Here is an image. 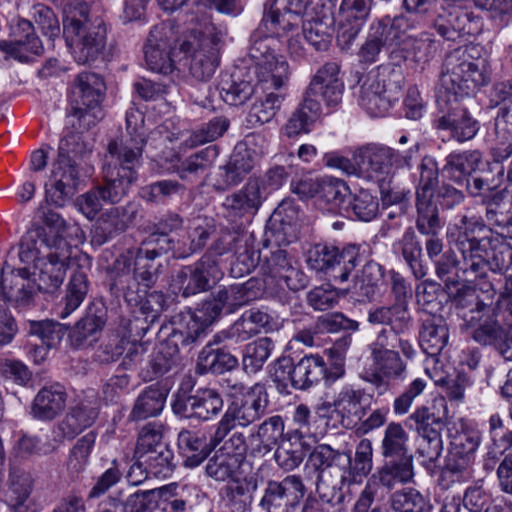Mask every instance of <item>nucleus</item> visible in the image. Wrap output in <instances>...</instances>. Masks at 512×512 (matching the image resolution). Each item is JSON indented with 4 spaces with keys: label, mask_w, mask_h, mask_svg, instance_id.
I'll list each match as a JSON object with an SVG mask.
<instances>
[{
    "label": "nucleus",
    "mask_w": 512,
    "mask_h": 512,
    "mask_svg": "<svg viewBox=\"0 0 512 512\" xmlns=\"http://www.w3.org/2000/svg\"><path fill=\"white\" fill-rule=\"evenodd\" d=\"M141 464L145 465V470L148 473L158 478H168L176 467L173 451L167 444H160L158 450L150 452L145 458L130 467L127 476L133 484L141 483V479H133V474L137 470L141 471Z\"/></svg>",
    "instance_id": "nucleus-41"
},
{
    "label": "nucleus",
    "mask_w": 512,
    "mask_h": 512,
    "mask_svg": "<svg viewBox=\"0 0 512 512\" xmlns=\"http://www.w3.org/2000/svg\"><path fill=\"white\" fill-rule=\"evenodd\" d=\"M309 460L321 475L325 470L334 467H337L339 472H343L344 466L350 463V451L344 452L336 450L328 444H319L314 447Z\"/></svg>",
    "instance_id": "nucleus-57"
},
{
    "label": "nucleus",
    "mask_w": 512,
    "mask_h": 512,
    "mask_svg": "<svg viewBox=\"0 0 512 512\" xmlns=\"http://www.w3.org/2000/svg\"><path fill=\"white\" fill-rule=\"evenodd\" d=\"M483 163L479 150L454 151L445 158L442 172L456 184H463Z\"/></svg>",
    "instance_id": "nucleus-36"
},
{
    "label": "nucleus",
    "mask_w": 512,
    "mask_h": 512,
    "mask_svg": "<svg viewBox=\"0 0 512 512\" xmlns=\"http://www.w3.org/2000/svg\"><path fill=\"white\" fill-rule=\"evenodd\" d=\"M174 40L172 28L166 24L151 29L143 47L146 65L151 71L166 75L174 70L171 58Z\"/></svg>",
    "instance_id": "nucleus-22"
},
{
    "label": "nucleus",
    "mask_w": 512,
    "mask_h": 512,
    "mask_svg": "<svg viewBox=\"0 0 512 512\" xmlns=\"http://www.w3.org/2000/svg\"><path fill=\"white\" fill-rule=\"evenodd\" d=\"M132 264L135 265V251L128 249L120 254L113 262L108 271L109 290L111 294H119L127 287V282H131Z\"/></svg>",
    "instance_id": "nucleus-62"
},
{
    "label": "nucleus",
    "mask_w": 512,
    "mask_h": 512,
    "mask_svg": "<svg viewBox=\"0 0 512 512\" xmlns=\"http://www.w3.org/2000/svg\"><path fill=\"white\" fill-rule=\"evenodd\" d=\"M52 187H46V194L56 206H63L71 199L80 183L77 162L74 159L57 158L51 171Z\"/></svg>",
    "instance_id": "nucleus-27"
},
{
    "label": "nucleus",
    "mask_w": 512,
    "mask_h": 512,
    "mask_svg": "<svg viewBox=\"0 0 512 512\" xmlns=\"http://www.w3.org/2000/svg\"><path fill=\"white\" fill-rule=\"evenodd\" d=\"M449 332L446 321L438 315H427L422 320L419 332V344L429 356H437L448 342Z\"/></svg>",
    "instance_id": "nucleus-38"
},
{
    "label": "nucleus",
    "mask_w": 512,
    "mask_h": 512,
    "mask_svg": "<svg viewBox=\"0 0 512 512\" xmlns=\"http://www.w3.org/2000/svg\"><path fill=\"white\" fill-rule=\"evenodd\" d=\"M448 408L444 398L434 400L431 406L418 407L409 417L410 428L416 430L422 443L420 456L436 462L443 451L442 432L447 425Z\"/></svg>",
    "instance_id": "nucleus-10"
},
{
    "label": "nucleus",
    "mask_w": 512,
    "mask_h": 512,
    "mask_svg": "<svg viewBox=\"0 0 512 512\" xmlns=\"http://www.w3.org/2000/svg\"><path fill=\"white\" fill-rule=\"evenodd\" d=\"M106 85L103 78L92 72L79 73L71 86L70 103L72 114L80 120L92 117L88 124H95L101 117L99 109L104 99Z\"/></svg>",
    "instance_id": "nucleus-15"
},
{
    "label": "nucleus",
    "mask_w": 512,
    "mask_h": 512,
    "mask_svg": "<svg viewBox=\"0 0 512 512\" xmlns=\"http://www.w3.org/2000/svg\"><path fill=\"white\" fill-rule=\"evenodd\" d=\"M167 394V390L157 384L146 387L136 398L130 419L139 421L159 415L164 408Z\"/></svg>",
    "instance_id": "nucleus-48"
},
{
    "label": "nucleus",
    "mask_w": 512,
    "mask_h": 512,
    "mask_svg": "<svg viewBox=\"0 0 512 512\" xmlns=\"http://www.w3.org/2000/svg\"><path fill=\"white\" fill-rule=\"evenodd\" d=\"M99 415V403L96 398H87L73 406L65 418L61 421L59 428L62 434L73 439L84 429L91 427Z\"/></svg>",
    "instance_id": "nucleus-35"
},
{
    "label": "nucleus",
    "mask_w": 512,
    "mask_h": 512,
    "mask_svg": "<svg viewBox=\"0 0 512 512\" xmlns=\"http://www.w3.org/2000/svg\"><path fill=\"white\" fill-rule=\"evenodd\" d=\"M305 8V0H268L259 27H265L271 35L280 36L298 26Z\"/></svg>",
    "instance_id": "nucleus-23"
},
{
    "label": "nucleus",
    "mask_w": 512,
    "mask_h": 512,
    "mask_svg": "<svg viewBox=\"0 0 512 512\" xmlns=\"http://www.w3.org/2000/svg\"><path fill=\"white\" fill-rule=\"evenodd\" d=\"M269 405L265 387L255 384L228 406L215 429L212 442L218 445L236 426L248 427L262 418Z\"/></svg>",
    "instance_id": "nucleus-11"
},
{
    "label": "nucleus",
    "mask_w": 512,
    "mask_h": 512,
    "mask_svg": "<svg viewBox=\"0 0 512 512\" xmlns=\"http://www.w3.org/2000/svg\"><path fill=\"white\" fill-rule=\"evenodd\" d=\"M259 486L257 474L236 478L220 489L222 503L230 512H246Z\"/></svg>",
    "instance_id": "nucleus-30"
},
{
    "label": "nucleus",
    "mask_w": 512,
    "mask_h": 512,
    "mask_svg": "<svg viewBox=\"0 0 512 512\" xmlns=\"http://www.w3.org/2000/svg\"><path fill=\"white\" fill-rule=\"evenodd\" d=\"M439 48L431 35L422 33L418 37H407L403 41L405 58L418 64H426L434 58Z\"/></svg>",
    "instance_id": "nucleus-61"
},
{
    "label": "nucleus",
    "mask_w": 512,
    "mask_h": 512,
    "mask_svg": "<svg viewBox=\"0 0 512 512\" xmlns=\"http://www.w3.org/2000/svg\"><path fill=\"white\" fill-rule=\"evenodd\" d=\"M218 90L222 100L232 106L246 103L255 92L252 79H246L242 70L236 69L232 73H224L218 83Z\"/></svg>",
    "instance_id": "nucleus-37"
},
{
    "label": "nucleus",
    "mask_w": 512,
    "mask_h": 512,
    "mask_svg": "<svg viewBox=\"0 0 512 512\" xmlns=\"http://www.w3.org/2000/svg\"><path fill=\"white\" fill-rule=\"evenodd\" d=\"M266 191L260 178H249L239 190L225 197L222 207L232 221L254 216L266 200Z\"/></svg>",
    "instance_id": "nucleus-19"
},
{
    "label": "nucleus",
    "mask_w": 512,
    "mask_h": 512,
    "mask_svg": "<svg viewBox=\"0 0 512 512\" xmlns=\"http://www.w3.org/2000/svg\"><path fill=\"white\" fill-rule=\"evenodd\" d=\"M208 342L206 346L199 353L196 372L200 375L212 373L223 374L224 372L231 371L238 366V359L230 351L222 348L221 346Z\"/></svg>",
    "instance_id": "nucleus-40"
},
{
    "label": "nucleus",
    "mask_w": 512,
    "mask_h": 512,
    "mask_svg": "<svg viewBox=\"0 0 512 512\" xmlns=\"http://www.w3.org/2000/svg\"><path fill=\"white\" fill-rule=\"evenodd\" d=\"M403 333L404 332L383 328L377 334L375 340L369 344L371 357L396 351L395 349L398 347L407 359H412L416 351L409 340L400 337Z\"/></svg>",
    "instance_id": "nucleus-55"
},
{
    "label": "nucleus",
    "mask_w": 512,
    "mask_h": 512,
    "mask_svg": "<svg viewBox=\"0 0 512 512\" xmlns=\"http://www.w3.org/2000/svg\"><path fill=\"white\" fill-rule=\"evenodd\" d=\"M172 330L168 337L159 343L150 356V380L168 373L180 361L182 349H190L194 344L205 337L203 326L192 317L185 324H176L172 321Z\"/></svg>",
    "instance_id": "nucleus-8"
},
{
    "label": "nucleus",
    "mask_w": 512,
    "mask_h": 512,
    "mask_svg": "<svg viewBox=\"0 0 512 512\" xmlns=\"http://www.w3.org/2000/svg\"><path fill=\"white\" fill-rule=\"evenodd\" d=\"M59 241H67L55 231H47L43 226L31 227L21 238L19 243V260L23 264H37L45 258L47 253L56 250Z\"/></svg>",
    "instance_id": "nucleus-25"
},
{
    "label": "nucleus",
    "mask_w": 512,
    "mask_h": 512,
    "mask_svg": "<svg viewBox=\"0 0 512 512\" xmlns=\"http://www.w3.org/2000/svg\"><path fill=\"white\" fill-rule=\"evenodd\" d=\"M362 269L354 276L352 291L359 297V301H371L383 281L384 270L383 267L373 261L366 259Z\"/></svg>",
    "instance_id": "nucleus-46"
},
{
    "label": "nucleus",
    "mask_w": 512,
    "mask_h": 512,
    "mask_svg": "<svg viewBox=\"0 0 512 512\" xmlns=\"http://www.w3.org/2000/svg\"><path fill=\"white\" fill-rule=\"evenodd\" d=\"M218 155L217 146L209 145L184 159L176 172L182 180L192 182L213 165Z\"/></svg>",
    "instance_id": "nucleus-52"
},
{
    "label": "nucleus",
    "mask_w": 512,
    "mask_h": 512,
    "mask_svg": "<svg viewBox=\"0 0 512 512\" xmlns=\"http://www.w3.org/2000/svg\"><path fill=\"white\" fill-rule=\"evenodd\" d=\"M27 267L13 269L6 263L0 273V287L4 298L16 308L25 309L34 305L37 283L30 279Z\"/></svg>",
    "instance_id": "nucleus-21"
},
{
    "label": "nucleus",
    "mask_w": 512,
    "mask_h": 512,
    "mask_svg": "<svg viewBox=\"0 0 512 512\" xmlns=\"http://www.w3.org/2000/svg\"><path fill=\"white\" fill-rule=\"evenodd\" d=\"M345 374L344 360L338 359L331 367H327L319 354H307L294 362L290 357H282L275 364V381L290 380L291 386L297 390H307L324 380L331 385Z\"/></svg>",
    "instance_id": "nucleus-7"
},
{
    "label": "nucleus",
    "mask_w": 512,
    "mask_h": 512,
    "mask_svg": "<svg viewBox=\"0 0 512 512\" xmlns=\"http://www.w3.org/2000/svg\"><path fill=\"white\" fill-rule=\"evenodd\" d=\"M89 290V281L86 272L76 270L67 285L65 297L56 305L54 312L57 317L64 320L79 308Z\"/></svg>",
    "instance_id": "nucleus-45"
},
{
    "label": "nucleus",
    "mask_w": 512,
    "mask_h": 512,
    "mask_svg": "<svg viewBox=\"0 0 512 512\" xmlns=\"http://www.w3.org/2000/svg\"><path fill=\"white\" fill-rule=\"evenodd\" d=\"M379 212L378 198L370 191L360 189L351 194L344 214L348 217H354L360 221L368 222L373 220Z\"/></svg>",
    "instance_id": "nucleus-58"
},
{
    "label": "nucleus",
    "mask_w": 512,
    "mask_h": 512,
    "mask_svg": "<svg viewBox=\"0 0 512 512\" xmlns=\"http://www.w3.org/2000/svg\"><path fill=\"white\" fill-rule=\"evenodd\" d=\"M498 106L493 147H496L497 157H503L512 155V100Z\"/></svg>",
    "instance_id": "nucleus-54"
},
{
    "label": "nucleus",
    "mask_w": 512,
    "mask_h": 512,
    "mask_svg": "<svg viewBox=\"0 0 512 512\" xmlns=\"http://www.w3.org/2000/svg\"><path fill=\"white\" fill-rule=\"evenodd\" d=\"M253 151L237 146L228 163L220 167L218 178L214 184L216 191H225L238 185L254 167Z\"/></svg>",
    "instance_id": "nucleus-31"
},
{
    "label": "nucleus",
    "mask_w": 512,
    "mask_h": 512,
    "mask_svg": "<svg viewBox=\"0 0 512 512\" xmlns=\"http://www.w3.org/2000/svg\"><path fill=\"white\" fill-rule=\"evenodd\" d=\"M356 77L358 103L372 117L385 116L403 94L405 77L399 65H380L366 74L357 72Z\"/></svg>",
    "instance_id": "nucleus-5"
},
{
    "label": "nucleus",
    "mask_w": 512,
    "mask_h": 512,
    "mask_svg": "<svg viewBox=\"0 0 512 512\" xmlns=\"http://www.w3.org/2000/svg\"><path fill=\"white\" fill-rule=\"evenodd\" d=\"M453 305L468 327H475L490 311L492 295H482L468 284H460L451 290H446Z\"/></svg>",
    "instance_id": "nucleus-24"
},
{
    "label": "nucleus",
    "mask_w": 512,
    "mask_h": 512,
    "mask_svg": "<svg viewBox=\"0 0 512 512\" xmlns=\"http://www.w3.org/2000/svg\"><path fill=\"white\" fill-rule=\"evenodd\" d=\"M469 13L454 9L446 16H439L434 23L437 33L448 41H456L464 35L471 34Z\"/></svg>",
    "instance_id": "nucleus-53"
},
{
    "label": "nucleus",
    "mask_w": 512,
    "mask_h": 512,
    "mask_svg": "<svg viewBox=\"0 0 512 512\" xmlns=\"http://www.w3.org/2000/svg\"><path fill=\"white\" fill-rule=\"evenodd\" d=\"M391 157V147L376 143L367 144L356 152V159L362 165L361 174H375L376 177L389 173L392 168Z\"/></svg>",
    "instance_id": "nucleus-44"
},
{
    "label": "nucleus",
    "mask_w": 512,
    "mask_h": 512,
    "mask_svg": "<svg viewBox=\"0 0 512 512\" xmlns=\"http://www.w3.org/2000/svg\"><path fill=\"white\" fill-rule=\"evenodd\" d=\"M71 258L72 246L67 241H59L56 250L47 253L43 260L35 264V270L39 271L36 280L38 291H56L64 281Z\"/></svg>",
    "instance_id": "nucleus-20"
},
{
    "label": "nucleus",
    "mask_w": 512,
    "mask_h": 512,
    "mask_svg": "<svg viewBox=\"0 0 512 512\" xmlns=\"http://www.w3.org/2000/svg\"><path fill=\"white\" fill-rule=\"evenodd\" d=\"M137 144L141 145V142ZM137 144L109 143L102 166V181L76 200L79 211L89 220L101 212L103 204L115 205L126 197L138 180L137 167L141 163Z\"/></svg>",
    "instance_id": "nucleus-2"
},
{
    "label": "nucleus",
    "mask_w": 512,
    "mask_h": 512,
    "mask_svg": "<svg viewBox=\"0 0 512 512\" xmlns=\"http://www.w3.org/2000/svg\"><path fill=\"white\" fill-rule=\"evenodd\" d=\"M476 45H464L450 51L444 60L437 90V104L443 115L434 121L438 130L450 131L451 137L463 143L473 139L480 129L478 120L459 105L463 96L475 93L491 80L485 58Z\"/></svg>",
    "instance_id": "nucleus-1"
},
{
    "label": "nucleus",
    "mask_w": 512,
    "mask_h": 512,
    "mask_svg": "<svg viewBox=\"0 0 512 512\" xmlns=\"http://www.w3.org/2000/svg\"><path fill=\"white\" fill-rule=\"evenodd\" d=\"M254 73L263 90H280L286 85L290 75L289 65L282 55L255 65Z\"/></svg>",
    "instance_id": "nucleus-49"
},
{
    "label": "nucleus",
    "mask_w": 512,
    "mask_h": 512,
    "mask_svg": "<svg viewBox=\"0 0 512 512\" xmlns=\"http://www.w3.org/2000/svg\"><path fill=\"white\" fill-rule=\"evenodd\" d=\"M221 394L212 388H199L193 394L180 388L173 395L171 408L180 419L210 421L223 410Z\"/></svg>",
    "instance_id": "nucleus-14"
},
{
    "label": "nucleus",
    "mask_w": 512,
    "mask_h": 512,
    "mask_svg": "<svg viewBox=\"0 0 512 512\" xmlns=\"http://www.w3.org/2000/svg\"><path fill=\"white\" fill-rule=\"evenodd\" d=\"M67 392L64 386L55 383L42 387L31 404V415L41 421H51L66 407Z\"/></svg>",
    "instance_id": "nucleus-32"
},
{
    "label": "nucleus",
    "mask_w": 512,
    "mask_h": 512,
    "mask_svg": "<svg viewBox=\"0 0 512 512\" xmlns=\"http://www.w3.org/2000/svg\"><path fill=\"white\" fill-rule=\"evenodd\" d=\"M416 228L420 234H431L439 231L441 221L438 204L434 196H416Z\"/></svg>",
    "instance_id": "nucleus-60"
},
{
    "label": "nucleus",
    "mask_w": 512,
    "mask_h": 512,
    "mask_svg": "<svg viewBox=\"0 0 512 512\" xmlns=\"http://www.w3.org/2000/svg\"><path fill=\"white\" fill-rule=\"evenodd\" d=\"M32 478L29 473L18 468H11L6 492V502L12 512H37L34 501L30 498Z\"/></svg>",
    "instance_id": "nucleus-33"
},
{
    "label": "nucleus",
    "mask_w": 512,
    "mask_h": 512,
    "mask_svg": "<svg viewBox=\"0 0 512 512\" xmlns=\"http://www.w3.org/2000/svg\"><path fill=\"white\" fill-rule=\"evenodd\" d=\"M180 50L190 57L189 73L197 81H208L219 64L220 38L213 27L193 30L180 44Z\"/></svg>",
    "instance_id": "nucleus-12"
},
{
    "label": "nucleus",
    "mask_w": 512,
    "mask_h": 512,
    "mask_svg": "<svg viewBox=\"0 0 512 512\" xmlns=\"http://www.w3.org/2000/svg\"><path fill=\"white\" fill-rule=\"evenodd\" d=\"M350 196V189L343 180L333 177L321 178L318 202L319 205H327L328 211L344 215L348 202L346 199Z\"/></svg>",
    "instance_id": "nucleus-51"
},
{
    "label": "nucleus",
    "mask_w": 512,
    "mask_h": 512,
    "mask_svg": "<svg viewBox=\"0 0 512 512\" xmlns=\"http://www.w3.org/2000/svg\"><path fill=\"white\" fill-rule=\"evenodd\" d=\"M471 219L483 220L481 216L476 215L472 211H467V213L460 216L458 222L452 225L448 233L450 241L454 243L456 249L461 254L462 261L458 260L452 249H447L439 258L433 261L436 275L444 282L446 290L455 288L461 280L476 281L485 278V276H477L475 273L465 270L463 251L458 246L459 241L462 239L461 236L464 235L463 232L468 227V222Z\"/></svg>",
    "instance_id": "nucleus-13"
},
{
    "label": "nucleus",
    "mask_w": 512,
    "mask_h": 512,
    "mask_svg": "<svg viewBox=\"0 0 512 512\" xmlns=\"http://www.w3.org/2000/svg\"><path fill=\"white\" fill-rule=\"evenodd\" d=\"M107 321V308L100 301L92 302L85 315L76 322L69 334L71 345L84 348L95 343Z\"/></svg>",
    "instance_id": "nucleus-29"
},
{
    "label": "nucleus",
    "mask_w": 512,
    "mask_h": 512,
    "mask_svg": "<svg viewBox=\"0 0 512 512\" xmlns=\"http://www.w3.org/2000/svg\"><path fill=\"white\" fill-rule=\"evenodd\" d=\"M178 447L187 467L199 466L208 455L205 438L190 430L184 429L178 434Z\"/></svg>",
    "instance_id": "nucleus-56"
},
{
    "label": "nucleus",
    "mask_w": 512,
    "mask_h": 512,
    "mask_svg": "<svg viewBox=\"0 0 512 512\" xmlns=\"http://www.w3.org/2000/svg\"><path fill=\"white\" fill-rule=\"evenodd\" d=\"M367 321L372 325H386L398 332H407L412 326L408 301H394L390 305H380L369 309Z\"/></svg>",
    "instance_id": "nucleus-34"
},
{
    "label": "nucleus",
    "mask_w": 512,
    "mask_h": 512,
    "mask_svg": "<svg viewBox=\"0 0 512 512\" xmlns=\"http://www.w3.org/2000/svg\"><path fill=\"white\" fill-rule=\"evenodd\" d=\"M364 260L365 251L356 244H348L340 250L336 246L319 243L306 253V264L310 269L325 273L337 283L346 282Z\"/></svg>",
    "instance_id": "nucleus-9"
},
{
    "label": "nucleus",
    "mask_w": 512,
    "mask_h": 512,
    "mask_svg": "<svg viewBox=\"0 0 512 512\" xmlns=\"http://www.w3.org/2000/svg\"><path fill=\"white\" fill-rule=\"evenodd\" d=\"M274 341L269 337H260L245 346L242 358L243 369L247 373H256L262 369L274 350Z\"/></svg>",
    "instance_id": "nucleus-59"
},
{
    "label": "nucleus",
    "mask_w": 512,
    "mask_h": 512,
    "mask_svg": "<svg viewBox=\"0 0 512 512\" xmlns=\"http://www.w3.org/2000/svg\"><path fill=\"white\" fill-rule=\"evenodd\" d=\"M458 243L463 251L465 270L477 276L487 277L489 271L498 274H512V246L506 237L492 233L479 237L487 231L484 220L471 219Z\"/></svg>",
    "instance_id": "nucleus-4"
},
{
    "label": "nucleus",
    "mask_w": 512,
    "mask_h": 512,
    "mask_svg": "<svg viewBox=\"0 0 512 512\" xmlns=\"http://www.w3.org/2000/svg\"><path fill=\"white\" fill-rule=\"evenodd\" d=\"M12 40H0V50L20 62H28L29 54L40 55L43 45L36 35L33 24L20 19L11 30Z\"/></svg>",
    "instance_id": "nucleus-28"
},
{
    "label": "nucleus",
    "mask_w": 512,
    "mask_h": 512,
    "mask_svg": "<svg viewBox=\"0 0 512 512\" xmlns=\"http://www.w3.org/2000/svg\"><path fill=\"white\" fill-rule=\"evenodd\" d=\"M409 435L397 422H390L383 433L380 451L384 463L371 477L392 489L397 483H409L414 477L413 455L408 447Z\"/></svg>",
    "instance_id": "nucleus-6"
},
{
    "label": "nucleus",
    "mask_w": 512,
    "mask_h": 512,
    "mask_svg": "<svg viewBox=\"0 0 512 512\" xmlns=\"http://www.w3.org/2000/svg\"><path fill=\"white\" fill-rule=\"evenodd\" d=\"M416 25L417 20L411 16L403 14L394 18L385 16L371 23L368 34L383 46H386L399 40L404 33L415 28Z\"/></svg>",
    "instance_id": "nucleus-39"
},
{
    "label": "nucleus",
    "mask_w": 512,
    "mask_h": 512,
    "mask_svg": "<svg viewBox=\"0 0 512 512\" xmlns=\"http://www.w3.org/2000/svg\"><path fill=\"white\" fill-rule=\"evenodd\" d=\"M394 250L401 254L416 279L426 275L422 264V245L412 227L404 231L402 237L394 244Z\"/></svg>",
    "instance_id": "nucleus-50"
},
{
    "label": "nucleus",
    "mask_w": 512,
    "mask_h": 512,
    "mask_svg": "<svg viewBox=\"0 0 512 512\" xmlns=\"http://www.w3.org/2000/svg\"><path fill=\"white\" fill-rule=\"evenodd\" d=\"M320 113V100L311 97H304L303 102L288 118L287 123L283 128L284 134L291 138L300 134L309 133Z\"/></svg>",
    "instance_id": "nucleus-43"
},
{
    "label": "nucleus",
    "mask_w": 512,
    "mask_h": 512,
    "mask_svg": "<svg viewBox=\"0 0 512 512\" xmlns=\"http://www.w3.org/2000/svg\"><path fill=\"white\" fill-rule=\"evenodd\" d=\"M230 272L233 277H242L249 274L257 266L260 255L254 248L253 234L237 233L236 249L233 253Z\"/></svg>",
    "instance_id": "nucleus-47"
},
{
    "label": "nucleus",
    "mask_w": 512,
    "mask_h": 512,
    "mask_svg": "<svg viewBox=\"0 0 512 512\" xmlns=\"http://www.w3.org/2000/svg\"><path fill=\"white\" fill-rule=\"evenodd\" d=\"M101 0H72L64 7V35L79 64L94 62L106 45L107 28Z\"/></svg>",
    "instance_id": "nucleus-3"
},
{
    "label": "nucleus",
    "mask_w": 512,
    "mask_h": 512,
    "mask_svg": "<svg viewBox=\"0 0 512 512\" xmlns=\"http://www.w3.org/2000/svg\"><path fill=\"white\" fill-rule=\"evenodd\" d=\"M223 276L219 263L211 253H205L196 263L182 267L174 282L183 297L209 290Z\"/></svg>",
    "instance_id": "nucleus-16"
},
{
    "label": "nucleus",
    "mask_w": 512,
    "mask_h": 512,
    "mask_svg": "<svg viewBox=\"0 0 512 512\" xmlns=\"http://www.w3.org/2000/svg\"><path fill=\"white\" fill-rule=\"evenodd\" d=\"M262 291L261 283L256 278H250L244 283L232 284L219 289L216 294L222 301L226 313H233L239 307L256 299Z\"/></svg>",
    "instance_id": "nucleus-42"
},
{
    "label": "nucleus",
    "mask_w": 512,
    "mask_h": 512,
    "mask_svg": "<svg viewBox=\"0 0 512 512\" xmlns=\"http://www.w3.org/2000/svg\"><path fill=\"white\" fill-rule=\"evenodd\" d=\"M306 487L300 475H288L282 480H268L259 501L264 512H284L295 509L304 498Z\"/></svg>",
    "instance_id": "nucleus-17"
},
{
    "label": "nucleus",
    "mask_w": 512,
    "mask_h": 512,
    "mask_svg": "<svg viewBox=\"0 0 512 512\" xmlns=\"http://www.w3.org/2000/svg\"><path fill=\"white\" fill-rule=\"evenodd\" d=\"M59 241H67L55 231H47L43 226L31 227L21 238L19 243V260L23 264H37L45 258L47 253L56 250Z\"/></svg>",
    "instance_id": "nucleus-26"
},
{
    "label": "nucleus",
    "mask_w": 512,
    "mask_h": 512,
    "mask_svg": "<svg viewBox=\"0 0 512 512\" xmlns=\"http://www.w3.org/2000/svg\"><path fill=\"white\" fill-rule=\"evenodd\" d=\"M498 306L490 311L473 327L472 338L482 346L496 350L505 361L512 362V327L500 320Z\"/></svg>",
    "instance_id": "nucleus-18"
},
{
    "label": "nucleus",
    "mask_w": 512,
    "mask_h": 512,
    "mask_svg": "<svg viewBox=\"0 0 512 512\" xmlns=\"http://www.w3.org/2000/svg\"><path fill=\"white\" fill-rule=\"evenodd\" d=\"M169 492L167 486L145 491H137L129 495L119 505L122 512H153L157 509L159 501Z\"/></svg>",
    "instance_id": "nucleus-63"
},
{
    "label": "nucleus",
    "mask_w": 512,
    "mask_h": 512,
    "mask_svg": "<svg viewBox=\"0 0 512 512\" xmlns=\"http://www.w3.org/2000/svg\"><path fill=\"white\" fill-rule=\"evenodd\" d=\"M390 507L394 512H428L425 497L414 488L397 490L390 496Z\"/></svg>",
    "instance_id": "nucleus-64"
}]
</instances>
